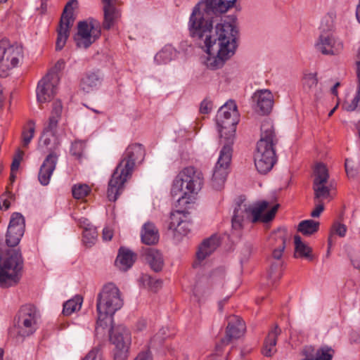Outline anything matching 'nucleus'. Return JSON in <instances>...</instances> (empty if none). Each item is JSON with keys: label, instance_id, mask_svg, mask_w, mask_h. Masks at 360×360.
Here are the masks:
<instances>
[{"label": "nucleus", "instance_id": "26", "mask_svg": "<svg viewBox=\"0 0 360 360\" xmlns=\"http://www.w3.org/2000/svg\"><path fill=\"white\" fill-rule=\"evenodd\" d=\"M62 110L63 105L61 102L60 101H55L53 103V108L49 122L44 128L43 132L56 134L58 124L61 117Z\"/></svg>", "mask_w": 360, "mask_h": 360}, {"label": "nucleus", "instance_id": "44", "mask_svg": "<svg viewBox=\"0 0 360 360\" xmlns=\"http://www.w3.org/2000/svg\"><path fill=\"white\" fill-rule=\"evenodd\" d=\"M9 225L20 228H25L24 217L19 212H15L11 215Z\"/></svg>", "mask_w": 360, "mask_h": 360}, {"label": "nucleus", "instance_id": "57", "mask_svg": "<svg viewBox=\"0 0 360 360\" xmlns=\"http://www.w3.org/2000/svg\"><path fill=\"white\" fill-rule=\"evenodd\" d=\"M10 207V202L6 200H4L3 201H0V209L1 210H8Z\"/></svg>", "mask_w": 360, "mask_h": 360}, {"label": "nucleus", "instance_id": "4", "mask_svg": "<svg viewBox=\"0 0 360 360\" xmlns=\"http://www.w3.org/2000/svg\"><path fill=\"white\" fill-rule=\"evenodd\" d=\"M277 143L278 139L272 122L264 120L261 125V136L254 156L255 167L260 174L268 173L276 162L274 147Z\"/></svg>", "mask_w": 360, "mask_h": 360}, {"label": "nucleus", "instance_id": "1", "mask_svg": "<svg viewBox=\"0 0 360 360\" xmlns=\"http://www.w3.org/2000/svg\"><path fill=\"white\" fill-rule=\"evenodd\" d=\"M236 0H202L193 8L188 29L193 39L205 48V62L210 70L221 68L236 50L238 30L229 22L219 23L213 29V20L233 7Z\"/></svg>", "mask_w": 360, "mask_h": 360}, {"label": "nucleus", "instance_id": "13", "mask_svg": "<svg viewBox=\"0 0 360 360\" xmlns=\"http://www.w3.org/2000/svg\"><path fill=\"white\" fill-rule=\"evenodd\" d=\"M23 57L22 47L11 44L7 40L0 41V69L6 72L15 68Z\"/></svg>", "mask_w": 360, "mask_h": 360}, {"label": "nucleus", "instance_id": "23", "mask_svg": "<svg viewBox=\"0 0 360 360\" xmlns=\"http://www.w3.org/2000/svg\"><path fill=\"white\" fill-rule=\"evenodd\" d=\"M103 4V10L104 20L103 27L105 30H110L114 25L117 18H119V11L115 7L117 0H101Z\"/></svg>", "mask_w": 360, "mask_h": 360}, {"label": "nucleus", "instance_id": "33", "mask_svg": "<svg viewBox=\"0 0 360 360\" xmlns=\"http://www.w3.org/2000/svg\"><path fill=\"white\" fill-rule=\"evenodd\" d=\"M60 145V141L56 134L43 132L39 141V147H45L50 153H56Z\"/></svg>", "mask_w": 360, "mask_h": 360}, {"label": "nucleus", "instance_id": "55", "mask_svg": "<svg viewBox=\"0 0 360 360\" xmlns=\"http://www.w3.org/2000/svg\"><path fill=\"white\" fill-rule=\"evenodd\" d=\"M78 224L80 227L83 228L85 230V227H91L93 226L89 223V220L86 218L82 217L78 219Z\"/></svg>", "mask_w": 360, "mask_h": 360}, {"label": "nucleus", "instance_id": "28", "mask_svg": "<svg viewBox=\"0 0 360 360\" xmlns=\"http://www.w3.org/2000/svg\"><path fill=\"white\" fill-rule=\"evenodd\" d=\"M281 329L275 326L268 333L265 339L262 353L266 356H271L276 352L277 338L281 334Z\"/></svg>", "mask_w": 360, "mask_h": 360}, {"label": "nucleus", "instance_id": "60", "mask_svg": "<svg viewBox=\"0 0 360 360\" xmlns=\"http://www.w3.org/2000/svg\"><path fill=\"white\" fill-rule=\"evenodd\" d=\"M356 17L358 22L360 23V0L356 8Z\"/></svg>", "mask_w": 360, "mask_h": 360}, {"label": "nucleus", "instance_id": "30", "mask_svg": "<svg viewBox=\"0 0 360 360\" xmlns=\"http://www.w3.org/2000/svg\"><path fill=\"white\" fill-rule=\"evenodd\" d=\"M135 262V255L129 250L121 248L115 260L117 267L123 271L130 269Z\"/></svg>", "mask_w": 360, "mask_h": 360}, {"label": "nucleus", "instance_id": "45", "mask_svg": "<svg viewBox=\"0 0 360 360\" xmlns=\"http://www.w3.org/2000/svg\"><path fill=\"white\" fill-rule=\"evenodd\" d=\"M82 360H102V355L98 347L90 350Z\"/></svg>", "mask_w": 360, "mask_h": 360}, {"label": "nucleus", "instance_id": "31", "mask_svg": "<svg viewBox=\"0 0 360 360\" xmlns=\"http://www.w3.org/2000/svg\"><path fill=\"white\" fill-rule=\"evenodd\" d=\"M218 245L219 241L215 237H210L205 240L196 253L198 262H200L210 256L217 248Z\"/></svg>", "mask_w": 360, "mask_h": 360}, {"label": "nucleus", "instance_id": "17", "mask_svg": "<svg viewBox=\"0 0 360 360\" xmlns=\"http://www.w3.org/2000/svg\"><path fill=\"white\" fill-rule=\"evenodd\" d=\"M315 46L323 55H338L343 49L342 42L330 33H322Z\"/></svg>", "mask_w": 360, "mask_h": 360}, {"label": "nucleus", "instance_id": "58", "mask_svg": "<svg viewBox=\"0 0 360 360\" xmlns=\"http://www.w3.org/2000/svg\"><path fill=\"white\" fill-rule=\"evenodd\" d=\"M146 321L144 320L139 321L137 323V329L142 330L146 327Z\"/></svg>", "mask_w": 360, "mask_h": 360}, {"label": "nucleus", "instance_id": "38", "mask_svg": "<svg viewBox=\"0 0 360 360\" xmlns=\"http://www.w3.org/2000/svg\"><path fill=\"white\" fill-rule=\"evenodd\" d=\"M83 299L79 295H76L72 299L65 302L63 304V314L65 316H69L72 313L79 310L82 307Z\"/></svg>", "mask_w": 360, "mask_h": 360}, {"label": "nucleus", "instance_id": "9", "mask_svg": "<svg viewBox=\"0 0 360 360\" xmlns=\"http://www.w3.org/2000/svg\"><path fill=\"white\" fill-rule=\"evenodd\" d=\"M290 238L291 235L285 228L283 227H280L271 232L269 237V246L272 251L271 257L278 261V262L271 264L269 271L268 276L273 281L277 280L281 277V274L278 271V269L281 266V259L286 247V243L290 241Z\"/></svg>", "mask_w": 360, "mask_h": 360}, {"label": "nucleus", "instance_id": "42", "mask_svg": "<svg viewBox=\"0 0 360 360\" xmlns=\"http://www.w3.org/2000/svg\"><path fill=\"white\" fill-rule=\"evenodd\" d=\"M85 148V143L82 141H76L72 143L70 148V153L72 155L77 158L82 157L84 149Z\"/></svg>", "mask_w": 360, "mask_h": 360}, {"label": "nucleus", "instance_id": "54", "mask_svg": "<svg viewBox=\"0 0 360 360\" xmlns=\"http://www.w3.org/2000/svg\"><path fill=\"white\" fill-rule=\"evenodd\" d=\"M112 231L108 228H105L103 230V238L105 240H110L112 238Z\"/></svg>", "mask_w": 360, "mask_h": 360}, {"label": "nucleus", "instance_id": "52", "mask_svg": "<svg viewBox=\"0 0 360 360\" xmlns=\"http://www.w3.org/2000/svg\"><path fill=\"white\" fill-rule=\"evenodd\" d=\"M324 210V206L322 203H319L316 206L314 210L311 212V216L314 218L319 217Z\"/></svg>", "mask_w": 360, "mask_h": 360}, {"label": "nucleus", "instance_id": "2", "mask_svg": "<svg viewBox=\"0 0 360 360\" xmlns=\"http://www.w3.org/2000/svg\"><path fill=\"white\" fill-rule=\"evenodd\" d=\"M239 112L236 103L230 100L222 105L216 115V122L223 147L220 150L217 162L213 169L212 186L220 190L226 181L228 168L232 157V146L236 127L239 122Z\"/></svg>", "mask_w": 360, "mask_h": 360}, {"label": "nucleus", "instance_id": "16", "mask_svg": "<svg viewBox=\"0 0 360 360\" xmlns=\"http://www.w3.org/2000/svg\"><path fill=\"white\" fill-rule=\"evenodd\" d=\"M329 178L328 169L325 165L319 163L314 169L313 189L314 199L321 201L327 198L330 195V188L326 184Z\"/></svg>", "mask_w": 360, "mask_h": 360}, {"label": "nucleus", "instance_id": "63", "mask_svg": "<svg viewBox=\"0 0 360 360\" xmlns=\"http://www.w3.org/2000/svg\"><path fill=\"white\" fill-rule=\"evenodd\" d=\"M352 261L353 262L354 266L356 268L360 269V259L358 260L356 259H352Z\"/></svg>", "mask_w": 360, "mask_h": 360}, {"label": "nucleus", "instance_id": "32", "mask_svg": "<svg viewBox=\"0 0 360 360\" xmlns=\"http://www.w3.org/2000/svg\"><path fill=\"white\" fill-rule=\"evenodd\" d=\"M356 65L359 82L356 94L350 102L346 101L342 105V108L349 112L355 110L357 108L360 110V47L357 53Z\"/></svg>", "mask_w": 360, "mask_h": 360}, {"label": "nucleus", "instance_id": "61", "mask_svg": "<svg viewBox=\"0 0 360 360\" xmlns=\"http://www.w3.org/2000/svg\"><path fill=\"white\" fill-rule=\"evenodd\" d=\"M226 301H227V298L224 299V300H221V301L219 302L218 307H219V311H222L223 307H224V304L226 303Z\"/></svg>", "mask_w": 360, "mask_h": 360}, {"label": "nucleus", "instance_id": "53", "mask_svg": "<svg viewBox=\"0 0 360 360\" xmlns=\"http://www.w3.org/2000/svg\"><path fill=\"white\" fill-rule=\"evenodd\" d=\"M65 66V62L63 60H58L53 68L50 72H56L58 75V72L60 71L62 69L64 68Z\"/></svg>", "mask_w": 360, "mask_h": 360}, {"label": "nucleus", "instance_id": "56", "mask_svg": "<svg viewBox=\"0 0 360 360\" xmlns=\"http://www.w3.org/2000/svg\"><path fill=\"white\" fill-rule=\"evenodd\" d=\"M350 340L352 342H360V331H352L350 334Z\"/></svg>", "mask_w": 360, "mask_h": 360}, {"label": "nucleus", "instance_id": "40", "mask_svg": "<svg viewBox=\"0 0 360 360\" xmlns=\"http://www.w3.org/2000/svg\"><path fill=\"white\" fill-rule=\"evenodd\" d=\"M91 191L87 184H76L72 186V192L75 198L82 199L86 197Z\"/></svg>", "mask_w": 360, "mask_h": 360}, {"label": "nucleus", "instance_id": "25", "mask_svg": "<svg viewBox=\"0 0 360 360\" xmlns=\"http://www.w3.org/2000/svg\"><path fill=\"white\" fill-rule=\"evenodd\" d=\"M142 255L154 271L162 270L164 260L162 254L158 250L146 248L143 250Z\"/></svg>", "mask_w": 360, "mask_h": 360}, {"label": "nucleus", "instance_id": "27", "mask_svg": "<svg viewBox=\"0 0 360 360\" xmlns=\"http://www.w3.org/2000/svg\"><path fill=\"white\" fill-rule=\"evenodd\" d=\"M141 241L148 245H155L159 240L158 230L152 222L145 223L141 232Z\"/></svg>", "mask_w": 360, "mask_h": 360}, {"label": "nucleus", "instance_id": "15", "mask_svg": "<svg viewBox=\"0 0 360 360\" xmlns=\"http://www.w3.org/2000/svg\"><path fill=\"white\" fill-rule=\"evenodd\" d=\"M60 77L56 72H49L39 82L37 87V98L39 103L49 101L56 93Z\"/></svg>", "mask_w": 360, "mask_h": 360}, {"label": "nucleus", "instance_id": "29", "mask_svg": "<svg viewBox=\"0 0 360 360\" xmlns=\"http://www.w3.org/2000/svg\"><path fill=\"white\" fill-rule=\"evenodd\" d=\"M102 82V77L98 72H89L81 80V88L86 93L96 89Z\"/></svg>", "mask_w": 360, "mask_h": 360}, {"label": "nucleus", "instance_id": "6", "mask_svg": "<svg viewBox=\"0 0 360 360\" xmlns=\"http://www.w3.org/2000/svg\"><path fill=\"white\" fill-rule=\"evenodd\" d=\"M268 206L269 202L266 200L255 203L252 207H248L247 205L243 202L238 203L234 208L231 220L232 227L236 230L240 229L242 227L243 221L248 219L250 214L252 217V222L260 221L266 223L270 221L274 217L279 205H275L270 210L263 214V212Z\"/></svg>", "mask_w": 360, "mask_h": 360}, {"label": "nucleus", "instance_id": "21", "mask_svg": "<svg viewBox=\"0 0 360 360\" xmlns=\"http://www.w3.org/2000/svg\"><path fill=\"white\" fill-rule=\"evenodd\" d=\"M334 351L327 346L316 349L312 346H305L302 355L304 356L301 360H331Z\"/></svg>", "mask_w": 360, "mask_h": 360}, {"label": "nucleus", "instance_id": "39", "mask_svg": "<svg viewBox=\"0 0 360 360\" xmlns=\"http://www.w3.org/2000/svg\"><path fill=\"white\" fill-rule=\"evenodd\" d=\"M97 236L98 233L94 226L85 227L83 231V243L86 247L90 248L96 243Z\"/></svg>", "mask_w": 360, "mask_h": 360}, {"label": "nucleus", "instance_id": "51", "mask_svg": "<svg viewBox=\"0 0 360 360\" xmlns=\"http://www.w3.org/2000/svg\"><path fill=\"white\" fill-rule=\"evenodd\" d=\"M134 360H153V359L150 352L146 351L140 352Z\"/></svg>", "mask_w": 360, "mask_h": 360}, {"label": "nucleus", "instance_id": "5", "mask_svg": "<svg viewBox=\"0 0 360 360\" xmlns=\"http://www.w3.org/2000/svg\"><path fill=\"white\" fill-rule=\"evenodd\" d=\"M124 304L120 289L112 283L103 286L96 298L98 319L96 330L105 328L112 325L113 315L120 310Z\"/></svg>", "mask_w": 360, "mask_h": 360}, {"label": "nucleus", "instance_id": "36", "mask_svg": "<svg viewBox=\"0 0 360 360\" xmlns=\"http://www.w3.org/2000/svg\"><path fill=\"white\" fill-rule=\"evenodd\" d=\"M319 222L312 219L300 221L297 226V231L304 236H309L316 233L319 229Z\"/></svg>", "mask_w": 360, "mask_h": 360}, {"label": "nucleus", "instance_id": "37", "mask_svg": "<svg viewBox=\"0 0 360 360\" xmlns=\"http://www.w3.org/2000/svg\"><path fill=\"white\" fill-rule=\"evenodd\" d=\"M176 56V50L171 46H165L154 58L158 64H166Z\"/></svg>", "mask_w": 360, "mask_h": 360}, {"label": "nucleus", "instance_id": "43", "mask_svg": "<svg viewBox=\"0 0 360 360\" xmlns=\"http://www.w3.org/2000/svg\"><path fill=\"white\" fill-rule=\"evenodd\" d=\"M335 15L334 13H328L321 20V28L323 30H330L333 27Z\"/></svg>", "mask_w": 360, "mask_h": 360}, {"label": "nucleus", "instance_id": "3", "mask_svg": "<svg viewBox=\"0 0 360 360\" xmlns=\"http://www.w3.org/2000/svg\"><path fill=\"white\" fill-rule=\"evenodd\" d=\"M144 156L145 150L141 144L133 143L128 146L108 182L107 197L110 201H116L136 164L141 163Z\"/></svg>", "mask_w": 360, "mask_h": 360}, {"label": "nucleus", "instance_id": "50", "mask_svg": "<svg viewBox=\"0 0 360 360\" xmlns=\"http://www.w3.org/2000/svg\"><path fill=\"white\" fill-rule=\"evenodd\" d=\"M253 250V246L250 243H246L242 250V254L245 259H248Z\"/></svg>", "mask_w": 360, "mask_h": 360}, {"label": "nucleus", "instance_id": "47", "mask_svg": "<svg viewBox=\"0 0 360 360\" xmlns=\"http://www.w3.org/2000/svg\"><path fill=\"white\" fill-rule=\"evenodd\" d=\"M24 155L23 151L18 150L17 152V154L15 155V158H13V160L12 162L11 166V172L13 173L14 172H16L20 164V161L22 159V157Z\"/></svg>", "mask_w": 360, "mask_h": 360}, {"label": "nucleus", "instance_id": "18", "mask_svg": "<svg viewBox=\"0 0 360 360\" xmlns=\"http://www.w3.org/2000/svg\"><path fill=\"white\" fill-rule=\"evenodd\" d=\"M256 112L265 115L271 112L274 106V96L269 89L257 90L252 96Z\"/></svg>", "mask_w": 360, "mask_h": 360}, {"label": "nucleus", "instance_id": "59", "mask_svg": "<svg viewBox=\"0 0 360 360\" xmlns=\"http://www.w3.org/2000/svg\"><path fill=\"white\" fill-rule=\"evenodd\" d=\"M340 85V82H336L331 89V93L336 96L338 94V87Z\"/></svg>", "mask_w": 360, "mask_h": 360}, {"label": "nucleus", "instance_id": "24", "mask_svg": "<svg viewBox=\"0 0 360 360\" xmlns=\"http://www.w3.org/2000/svg\"><path fill=\"white\" fill-rule=\"evenodd\" d=\"M170 219L169 229L173 230L176 233L183 236H186L190 232L191 224L189 221L182 219L180 212L177 211L172 213Z\"/></svg>", "mask_w": 360, "mask_h": 360}, {"label": "nucleus", "instance_id": "34", "mask_svg": "<svg viewBox=\"0 0 360 360\" xmlns=\"http://www.w3.org/2000/svg\"><path fill=\"white\" fill-rule=\"evenodd\" d=\"M25 228L12 226V225L8 224L6 239L7 245L10 247L16 246L22 237Z\"/></svg>", "mask_w": 360, "mask_h": 360}, {"label": "nucleus", "instance_id": "11", "mask_svg": "<svg viewBox=\"0 0 360 360\" xmlns=\"http://www.w3.org/2000/svg\"><path fill=\"white\" fill-rule=\"evenodd\" d=\"M39 318V311L34 306L25 304L21 307L17 316L18 335L21 337L32 335L37 329Z\"/></svg>", "mask_w": 360, "mask_h": 360}, {"label": "nucleus", "instance_id": "49", "mask_svg": "<svg viewBox=\"0 0 360 360\" xmlns=\"http://www.w3.org/2000/svg\"><path fill=\"white\" fill-rule=\"evenodd\" d=\"M212 102L205 99L200 103V112L202 114H208L212 110Z\"/></svg>", "mask_w": 360, "mask_h": 360}, {"label": "nucleus", "instance_id": "35", "mask_svg": "<svg viewBox=\"0 0 360 360\" xmlns=\"http://www.w3.org/2000/svg\"><path fill=\"white\" fill-rule=\"evenodd\" d=\"M295 243V257H305L311 259V248L306 243L302 241V238L299 235L294 236Z\"/></svg>", "mask_w": 360, "mask_h": 360}, {"label": "nucleus", "instance_id": "48", "mask_svg": "<svg viewBox=\"0 0 360 360\" xmlns=\"http://www.w3.org/2000/svg\"><path fill=\"white\" fill-rule=\"evenodd\" d=\"M347 232V227L345 224L335 222L332 228V233H335L340 237H344Z\"/></svg>", "mask_w": 360, "mask_h": 360}, {"label": "nucleus", "instance_id": "22", "mask_svg": "<svg viewBox=\"0 0 360 360\" xmlns=\"http://www.w3.org/2000/svg\"><path fill=\"white\" fill-rule=\"evenodd\" d=\"M303 90L309 95H312L316 101L323 97V91L318 84V79L316 73L305 74L302 79Z\"/></svg>", "mask_w": 360, "mask_h": 360}, {"label": "nucleus", "instance_id": "7", "mask_svg": "<svg viewBox=\"0 0 360 360\" xmlns=\"http://www.w3.org/2000/svg\"><path fill=\"white\" fill-rule=\"evenodd\" d=\"M203 184L202 172L193 167H188L181 171L173 181L171 193L178 200L188 194L198 193Z\"/></svg>", "mask_w": 360, "mask_h": 360}, {"label": "nucleus", "instance_id": "64", "mask_svg": "<svg viewBox=\"0 0 360 360\" xmlns=\"http://www.w3.org/2000/svg\"><path fill=\"white\" fill-rule=\"evenodd\" d=\"M337 108H338V105H336L334 108H333V109L330 111V112L328 113V116H329V117H330V116H331V115L334 113V112L335 111V110L337 109Z\"/></svg>", "mask_w": 360, "mask_h": 360}, {"label": "nucleus", "instance_id": "8", "mask_svg": "<svg viewBox=\"0 0 360 360\" xmlns=\"http://www.w3.org/2000/svg\"><path fill=\"white\" fill-rule=\"evenodd\" d=\"M23 260L19 250L10 249L0 264V287L8 288L20 280Z\"/></svg>", "mask_w": 360, "mask_h": 360}, {"label": "nucleus", "instance_id": "10", "mask_svg": "<svg viewBox=\"0 0 360 360\" xmlns=\"http://www.w3.org/2000/svg\"><path fill=\"white\" fill-rule=\"evenodd\" d=\"M101 36L100 24L94 19L89 18L79 21L77 24V32L74 36L76 46L80 49H88Z\"/></svg>", "mask_w": 360, "mask_h": 360}, {"label": "nucleus", "instance_id": "62", "mask_svg": "<svg viewBox=\"0 0 360 360\" xmlns=\"http://www.w3.org/2000/svg\"><path fill=\"white\" fill-rule=\"evenodd\" d=\"M345 170H346L347 174L348 175H349V174H350L351 176H353V175H354V174H353L352 171L351 172V173H350V172H349V161H348V160H346V161H345Z\"/></svg>", "mask_w": 360, "mask_h": 360}, {"label": "nucleus", "instance_id": "20", "mask_svg": "<svg viewBox=\"0 0 360 360\" xmlns=\"http://www.w3.org/2000/svg\"><path fill=\"white\" fill-rule=\"evenodd\" d=\"M58 155L55 153H49L46 157L40 167L38 174V179L41 185L46 186L49 184L51 177L56 169Z\"/></svg>", "mask_w": 360, "mask_h": 360}, {"label": "nucleus", "instance_id": "14", "mask_svg": "<svg viewBox=\"0 0 360 360\" xmlns=\"http://www.w3.org/2000/svg\"><path fill=\"white\" fill-rule=\"evenodd\" d=\"M77 4L78 1L77 0H70L64 8L58 29V36L56 43V51H60L65 45L69 36L70 27L74 22L73 11Z\"/></svg>", "mask_w": 360, "mask_h": 360}, {"label": "nucleus", "instance_id": "19", "mask_svg": "<svg viewBox=\"0 0 360 360\" xmlns=\"http://www.w3.org/2000/svg\"><path fill=\"white\" fill-rule=\"evenodd\" d=\"M245 331V325L241 319L236 316L229 317L226 327V335L221 340L224 345H228L233 339L240 338Z\"/></svg>", "mask_w": 360, "mask_h": 360}, {"label": "nucleus", "instance_id": "41", "mask_svg": "<svg viewBox=\"0 0 360 360\" xmlns=\"http://www.w3.org/2000/svg\"><path fill=\"white\" fill-rule=\"evenodd\" d=\"M28 130H24L22 133V146L27 147L30 143L31 140L34 137V123L32 121H30Z\"/></svg>", "mask_w": 360, "mask_h": 360}, {"label": "nucleus", "instance_id": "46", "mask_svg": "<svg viewBox=\"0 0 360 360\" xmlns=\"http://www.w3.org/2000/svg\"><path fill=\"white\" fill-rule=\"evenodd\" d=\"M82 360H102V355L98 347L90 350Z\"/></svg>", "mask_w": 360, "mask_h": 360}, {"label": "nucleus", "instance_id": "12", "mask_svg": "<svg viewBox=\"0 0 360 360\" xmlns=\"http://www.w3.org/2000/svg\"><path fill=\"white\" fill-rule=\"evenodd\" d=\"M110 340L115 345V360H126L131 345V333L123 325L111 326Z\"/></svg>", "mask_w": 360, "mask_h": 360}]
</instances>
